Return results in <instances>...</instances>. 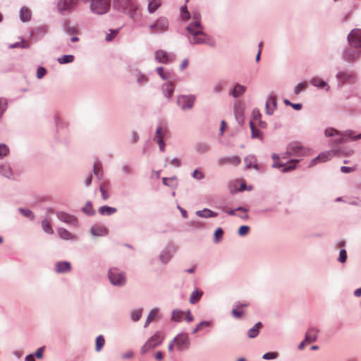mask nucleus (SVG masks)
<instances>
[{
  "label": "nucleus",
  "instance_id": "1",
  "mask_svg": "<svg viewBox=\"0 0 361 361\" xmlns=\"http://www.w3.org/2000/svg\"><path fill=\"white\" fill-rule=\"evenodd\" d=\"M200 15L193 14V21L187 26V37L190 44H207L212 47L215 46L214 40L204 32L200 23Z\"/></svg>",
  "mask_w": 361,
  "mask_h": 361
},
{
  "label": "nucleus",
  "instance_id": "2",
  "mask_svg": "<svg viewBox=\"0 0 361 361\" xmlns=\"http://www.w3.org/2000/svg\"><path fill=\"white\" fill-rule=\"evenodd\" d=\"M354 133L353 130H347L345 131H339L334 128H327L324 130V135L329 137V145L334 147L343 142L349 140V136H352Z\"/></svg>",
  "mask_w": 361,
  "mask_h": 361
},
{
  "label": "nucleus",
  "instance_id": "3",
  "mask_svg": "<svg viewBox=\"0 0 361 361\" xmlns=\"http://www.w3.org/2000/svg\"><path fill=\"white\" fill-rule=\"evenodd\" d=\"M310 149L303 147L300 142H292L286 147V151L281 156L283 159L290 158L293 156L301 157L307 155Z\"/></svg>",
  "mask_w": 361,
  "mask_h": 361
},
{
  "label": "nucleus",
  "instance_id": "4",
  "mask_svg": "<svg viewBox=\"0 0 361 361\" xmlns=\"http://www.w3.org/2000/svg\"><path fill=\"white\" fill-rule=\"evenodd\" d=\"M108 278L114 286L122 287L126 283V277L123 271L113 267L108 271Z\"/></svg>",
  "mask_w": 361,
  "mask_h": 361
},
{
  "label": "nucleus",
  "instance_id": "5",
  "mask_svg": "<svg viewBox=\"0 0 361 361\" xmlns=\"http://www.w3.org/2000/svg\"><path fill=\"white\" fill-rule=\"evenodd\" d=\"M164 338L159 331L155 332L149 337L145 344L140 348L141 355H145L147 352L160 345L162 343Z\"/></svg>",
  "mask_w": 361,
  "mask_h": 361
},
{
  "label": "nucleus",
  "instance_id": "6",
  "mask_svg": "<svg viewBox=\"0 0 361 361\" xmlns=\"http://www.w3.org/2000/svg\"><path fill=\"white\" fill-rule=\"evenodd\" d=\"M120 4V7L128 13L130 17L134 20L140 18V13L137 12V6L135 0H115Z\"/></svg>",
  "mask_w": 361,
  "mask_h": 361
},
{
  "label": "nucleus",
  "instance_id": "7",
  "mask_svg": "<svg viewBox=\"0 0 361 361\" xmlns=\"http://www.w3.org/2000/svg\"><path fill=\"white\" fill-rule=\"evenodd\" d=\"M111 6V0H91L90 4V11L97 15L106 13Z\"/></svg>",
  "mask_w": 361,
  "mask_h": 361
},
{
  "label": "nucleus",
  "instance_id": "8",
  "mask_svg": "<svg viewBox=\"0 0 361 361\" xmlns=\"http://www.w3.org/2000/svg\"><path fill=\"white\" fill-rule=\"evenodd\" d=\"M78 0H58L57 10L61 15L70 13L73 11Z\"/></svg>",
  "mask_w": 361,
  "mask_h": 361
},
{
  "label": "nucleus",
  "instance_id": "9",
  "mask_svg": "<svg viewBox=\"0 0 361 361\" xmlns=\"http://www.w3.org/2000/svg\"><path fill=\"white\" fill-rule=\"evenodd\" d=\"M176 348L178 351H184L190 348V342L186 333H180L173 338Z\"/></svg>",
  "mask_w": 361,
  "mask_h": 361
},
{
  "label": "nucleus",
  "instance_id": "10",
  "mask_svg": "<svg viewBox=\"0 0 361 361\" xmlns=\"http://www.w3.org/2000/svg\"><path fill=\"white\" fill-rule=\"evenodd\" d=\"M169 22L165 18L161 17L149 25L152 33H162L168 30Z\"/></svg>",
  "mask_w": 361,
  "mask_h": 361
},
{
  "label": "nucleus",
  "instance_id": "11",
  "mask_svg": "<svg viewBox=\"0 0 361 361\" xmlns=\"http://www.w3.org/2000/svg\"><path fill=\"white\" fill-rule=\"evenodd\" d=\"M195 97L192 94L180 95L177 99L178 106L183 111L192 109Z\"/></svg>",
  "mask_w": 361,
  "mask_h": 361
},
{
  "label": "nucleus",
  "instance_id": "12",
  "mask_svg": "<svg viewBox=\"0 0 361 361\" xmlns=\"http://www.w3.org/2000/svg\"><path fill=\"white\" fill-rule=\"evenodd\" d=\"M348 42L350 47L361 48V29H353L348 35Z\"/></svg>",
  "mask_w": 361,
  "mask_h": 361
},
{
  "label": "nucleus",
  "instance_id": "13",
  "mask_svg": "<svg viewBox=\"0 0 361 361\" xmlns=\"http://www.w3.org/2000/svg\"><path fill=\"white\" fill-rule=\"evenodd\" d=\"M338 151H335L334 149H331L329 151L323 152L319 154L317 157L312 159L309 164V167L314 166L317 163L325 162L328 160H330L332 157L337 155V152Z\"/></svg>",
  "mask_w": 361,
  "mask_h": 361
},
{
  "label": "nucleus",
  "instance_id": "14",
  "mask_svg": "<svg viewBox=\"0 0 361 361\" xmlns=\"http://www.w3.org/2000/svg\"><path fill=\"white\" fill-rule=\"evenodd\" d=\"M177 248L172 244H168L161 252L159 259L162 263H168L173 255L176 253Z\"/></svg>",
  "mask_w": 361,
  "mask_h": 361
},
{
  "label": "nucleus",
  "instance_id": "15",
  "mask_svg": "<svg viewBox=\"0 0 361 361\" xmlns=\"http://www.w3.org/2000/svg\"><path fill=\"white\" fill-rule=\"evenodd\" d=\"M233 111L237 122L241 126L243 125L245 122V107L243 103L240 101H236L233 105Z\"/></svg>",
  "mask_w": 361,
  "mask_h": 361
},
{
  "label": "nucleus",
  "instance_id": "16",
  "mask_svg": "<svg viewBox=\"0 0 361 361\" xmlns=\"http://www.w3.org/2000/svg\"><path fill=\"white\" fill-rule=\"evenodd\" d=\"M156 61L161 63H169L173 60V56L164 50L159 49L154 53Z\"/></svg>",
  "mask_w": 361,
  "mask_h": 361
},
{
  "label": "nucleus",
  "instance_id": "17",
  "mask_svg": "<svg viewBox=\"0 0 361 361\" xmlns=\"http://www.w3.org/2000/svg\"><path fill=\"white\" fill-rule=\"evenodd\" d=\"M56 215L58 219L61 222L75 227H76L78 225L77 219L73 215L64 212H57Z\"/></svg>",
  "mask_w": 361,
  "mask_h": 361
},
{
  "label": "nucleus",
  "instance_id": "18",
  "mask_svg": "<svg viewBox=\"0 0 361 361\" xmlns=\"http://www.w3.org/2000/svg\"><path fill=\"white\" fill-rule=\"evenodd\" d=\"M277 106V101L276 95L274 94H270L266 101L265 104V110L266 114L271 116L274 114Z\"/></svg>",
  "mask_w": 361,
  "mask_h": 361
},
{
  "label": "nucleus",
  "instance_id": "19",
  "mask_svg": "<svg viewBox=\"0 0 361 361\" xmlns=\"http://www.w3.org/2000/svg\"><path fill=\"white\" fill-rule=\"evenodd\" d=\"M240 162V158L238 156L223 157H220L217 161L218 165L220 166H224L226 164L238 166Z\"/></svg>",
  "mask_w": 361,
  "mask_h": 361
},
{
  "label": "nucleus",
  "instance_id": "20",
  "mask_svg": "<svg viewBox=\"0 0 361 361\" xmlns=\"http://www.w3.org/2000/svg\"><path fill=\"white\" fill-rule=\"evenodd\" d=\"M336 78L343 82H348L353 83L356 80L355 75L351 72L339 71L336 74Z\"/></svg>",
  "mask_w": 361,
  "mask_h": 361
},
{
  "label": "nucleus",
  "instance_id": "21",
  "mask_svg": "<svg viewBox=\"0 0 361 361\" xmlns=\"http://www.w3.org/2000/svg\"><path fill=\"white\" fill-rule=\"evenodd\" d=\"M71 269V263L67 261H60L56 263L54 271L57 274H65L69 272Z\"/></svg>",
  "mask_w": 361,
  "mask_h": 361
},
{
  "label": "nucleus",
  "instance_id": "22",
  "mask_svg": "<svg viewBox=\"0 0 361 361\" xmlns=\"http://www.w3.org/2000/svg\"><path fill=\"white\" fill-rule=\"evenodd\" d=\"M310 83L318 89H324L326 91H329L330 89V86L328 85L327 82L319 77H313L310 80Z\"/></svg>",
  "mask_w": 361,
  "mask_h": 361
},
{
  "label": "nucleus",
  "instance_id": "23",
  "mask_svg": "<svg viewBox=\"0 0 361 361\" xmlns=\"http://www.w3.org/2000/svg\"><path fill=\"white\" fill-rule=\"evenodd\" d=\"M361 56V51L358 50H345L343 58L347 61H354L358 59Z\"/></svg>",
  "mask_w": 361,
  "mask_h": 361
},
{
  "label": "nucleus",
  "instance_id": "24",
  "mask_svg": "<svg viewBox=\"0 0 361 361\" xmlns=\"http://www.w3.org/2000/svg\"><path fill=\"white\" fill-rule=\"evenodd\" d=\"M163 95L168 99H171L174 92V86L171 82L164 83L161 85Z\"/></svg>",
  "mask_w": 361,
  "mask_h": 361
},
{
  "label": "nucleus",
  "instance_id": "25",
  "mask_svg": "<svg viewBox=\"0 0 361 361\" xmlns=\"http://www.w3.org/2000/svg\"><path fill=\"white\" fill-rule=\"evenodd\" d=\"M318 329L315 327H310L305 334V341L307 343H312L317 338Z\"/></svg>",
  "mask_w": 361,
  "mask_h": 361
},
{
  "label": "nucleus",
  "instance_id": "26",
  "mask_svg": "<svg viewBox=\"0 0 361 361\" xmlns=\"http://www.w3.org/2000/svg\"><path fill=\"white\" fill-rule=\"evenodd\" d=\"M31 11L28 9L27 7H22L19 12V18L21 22L25 23L28 22L31 19Z\"/></svg>",
  "mask_w": 361,
  "mask_h": 361
},
{
  "label": "nucleus",
  "instance_id": "27",
  "mask_svg": "<svg viewBox=\"0 0 361 361\" xmlns=\"http://www.w3.org/2000/svg\"><path fill=\"white\" fill-rule=\"evenodd\" d=\"M262 326V324L260 322H257L252 328L247 331V336L250 338H255L257 337L259 333V329Z\"/></svg>",
  "mask_w": 361,
  "mask_h": 361
},
{
  "label": "nucleus",
  "instance_id": "28",
  "mask_svg": "<svg viewBox=\"0 0 361 361\" xmlns=\"http://www.w3.org/2000/svg\"><path fill=\"white\" fill-rule=\"evenodd\" d=\"M196 214L202 218H212L217 216L218 214L212 211L209 209L204 208L202 210H198L196 212Z\"/></svg>",
  "mask_w": 361,
  "mask_h": 361
},
{
  "label": "nucleus",
  "instance_id": "29",
  "mask_svg": "<svg viewBox=\"0 0 361 361\" xmlns=\"http://www.w3.org/2000/svg\"><path fill=\"white\" fill-rule=\"evenodd\" d=\"M143 312V308L139 307L134 310H132L130 312V319L133 322H138L142 317Z\"/></svg>",
  "mask_w": 361,
  "mask_h": 361
},
{
  "label": "nucleus",
  "instance_id": "30",
  "mask_svg": "<svg viewBox=\"0 0 361 361\" xmlns=\"http://www.w3.org/2000/svg\"><path fill=\"white\" fill-rule=\"evenodd\" d=\"M246 91V87L240 84H237L232 90L230 94L234 98H237L243 95Z\"/></svg>",
  "mask_w": 361,
  "mask_h": 361
},
{
  "label": "nucleus",
  "instance_id": "31",
  "mask_svg": "<svg viewBox=\"0 0 361 361\" xmlns=\"http://www.w3.org/2000/svg\"><path fill=\"white\" fill-rule=\"evenodd\" d=\"M57 233L59 237L63 240H68L75 239V235L64 228H59L57 229Z\"/></svg>",
  "mask_w": 361,
  "mask_h": 361
},
{
  "label": "nucleus",
  "instance_id": "32",
  "mask_svg": "<svg viewBox=\"0 0 361 361\" xmlns=\"http://www.w3.org/2000/svg\"><path fill=\"white\" fill-rule=\"evenodd\" d=\"M156 71L159 75V77L164 80H171L173 78V75L169 71H164V68L161 66L157 67L156 68Z\"/></svg>",
  "mask_w": 361,
  "mask_h": 361
},
{
  "label": "nucleus",
  "instance_id": "33",
  "mask_svg": "<svg viewBox=\"0 0 361 361\" xmlns=\"http://www.w3.org/2000/svg\"><path fill=\"white\" fill-rule=\"evenodd\" d=\"M245 166L247 169H250L252 166L255 169H258V165L257 164V159L253 155H248L244 159Z\"/></svg>",
  "mask_w": 361,
  "mask_h": 361
},
{
  "label": "nucleus",
  "instance_id": "34",
  "mask_svg": "<svg viewBox=\"0 0 361 361\" xmlns=\"http://www.w3.org/2000/svg\"><path fill=\"white\" fill-rule=\"evenodd\" d=\"M20 39V42H15L13 44H10L8 45V48L15 49V48H21V49H28L30 48V44L25 42V40L22 37H19Z\"/></svg>",
  "mask_w": 361,
  "mask_h": 361
},
{
  "label": "nucleus",
  "instance_id": "35",
  "mask_svg": "<svg viewBox=\"0 0 361 361\" xmlns=\"http://www.w3.org/2000/svg\"><path fill=\"white\" fill-rule=\"evenodd\" d=\"M0 174L9 179L13 178L11 169L7 164L0 165Z\"/></svg>",
  "mask_w": 361,
  "mask_h": 361
},
{
  "label": "nucleus",
  "instance_id": "36",
  "mask_svg": "<svg viewBox=\"0 0 361 361\" xmlns=\"http://www.w3.org/2000/svg\"><path fill=\"white\" fill-rule=\"evenodd\" d=\"M184 315V312L180 309H175L171 313V320L175 322H180L182 321Z\"/></svg>",
  "mask_w": 361,
  "mask_h": 361
},
{
  "label": "nucleus",
  "instance_id": "37",
  "mask_svg": "<svg viewBox=\"0 0 361 361\" xmlns=\"http://www.w3.org/2000/svg\"><path fill=\"white\" fill-rule=\"evenodd\" d=\"M161 0H152L147 5V11L149 13H153L161 6Z\"/></svg>",
  "mask_w": 361,
  "mask_h": 361
},
{
  "label": "nucleus",
  "instance_id": "38",
  "mask_svg": "<svg viewBox=\"0 0 361 361\" xmlns=\"http://www.w3.org/2000/svg\"><path fill=\"white\" fill-rule=\"evenodd\" d=\"M135 80L139 85H144L148 82L149 78L147 75L138 71L136 74Z\"/></svg>",
  "mask_w": 361,
  "mask_h": 361
},
{
  "label": "nucleus",
  "instance_id": "39",
  "mask_svg": "<svg viewBox=\"0 0 361 361\" xmlns=\"http://www.w3.org/2000/svg\"><path fill=\"white\" fill-rule=\"evenodd\" d=\"M203 295V292L199 289H196L192 292L190 297V302L195 304L198 302Z\"/></svg>",
  "mask_w": 361,
  "mask_h": 361
},
{
  "label": "nucleus",
  "instance_id": "40",
  "mask_svg": "<svg viewBox=\"0 0 361 361\" xmlns=\"http://www.w3.org/2000/svg\"><path fill=\"white\" fill-rule=\"evenodd\" d=\"M116 208L109 206H102L99 208V212L102 215H111L116 212Z\"/></svg>",
  "mask_w": 361,
  "mask_h": 361
},
{
  "label": "nucleus",
  "instance_id": "41",
  "mask_svg": "<svg viewBox=\"0 0 361 361\" xmlns=\"http://www.w3.org/2000/svg\"><path fill=\"white\" fill-rule=\"evenodd\" d=\"M299 159H292L290 161L286 164V166L281 169L282 173L289 172L296 168V163H298Z\"/></svg>",
  "mask_w": 361,
  "mask_h": 361
},
{
  "label": "nucleus",
  "instance_id": "42",
  "mask_svg": "<svg viewBox=\"0 0 361 361\" xmlns=\"http://www.w3.org/2000/svg\"><path fill=\"white\" fill-rule=\"evenodd\" d=\"M74 56L72 54L63 55L57 59V61L60 64H66L72 63L74 61Z\"/></svg>",
  "mask_w": 361,
  "mask_h": 361
},
{
  "label": "nucleus",
  "instance_id": "43",
  "mask_svg": "<svg viewBox=\"0 0 361 361\" xmlns=\"http://www.w3.org/2000/svg\"><path fill=\"white\" fill-rule=\"evenodd\" d=\"M42 228L43 231L48 234H52L54 233L51 226V222L48 219H44L42 221Z\"/></svg>",
  "mask_w": 361,
  "mask_h": 361
},
{
  "label": "nucleus",
  "instance_id": "44",
  "mask_svg": "<svg viewBox=\"0 0 361 361\" xmlns=\"http://www.w3.org/2000/svg\"><path fill=\"white\" fill-rule=\"evenodd\" d=\"M197 152L203 154L207 152L210 149V146L207 142H200L195 146Z\"/></svg>",
  "mask_w": 361,
  "mask_h": 361
},
{
  "label": "nucleus",
  "instance_id": "45",
  "mask_svg": "<svg viewBox=\"0 0 361 361\" xmlns=\"http://www.w3.org/2000/svg\"><path fill=\"white\" fill-rule=\"evenodd\" d=\"M105 343V339L102 335H99L97 337L95 341V350L100 352Z\"/></svg>",
  "mask_w": 361,
  "mask_h": 361
},
{
  "label": "nucleus",
  "instance_id": "46",
  "mask_svg": "<svg viewBox=\"0 0 361 361\" xmlns=\"http://www.w3.org/2000/svg\"><path fill=\"white\" fill-rule=\"evenodd\" d=\"M225 85H226L225 82H222V81L216 82L212 87L213 93H214V94L221 93L223 91V90L225 87Z\"/></svg>",
  "mask_w": 361,
  "mask_h": 361
},
{
  "label": "nucleus",
  "instance_id": "47",
  "mask_svg": "<svg viewBox=\"0 0 361 361\" xmlns=\"http://www.w3.org/2000/svg\"><path fill=\"white\" fill-rule=\"evenodd\" d=\"M18 212L22 214L24 216L30 219V220H33L35 219V215L29 209L19 208Z\"/></svg>",
  "mask_w": 361,
  "mask_h": 361
},
{
  "label": "nucleus",
  "instance_id": "48",
  "mask_svg": "<svg viewBox=\"0 0 361 361\" xmlns=\"http://www.w3.org/2000/svg\"><path fill=\"white\" fill-rule=\"evenodd\" d=\"M93 172L94 174L97 176V178L99 180L103 178V172L101 169V166L99 164H95L93 166Z\"/></svg>",
  "mask_w": 361,
  "mask_h": 361
},
{
  "label": "nucleus",
  "instance_id": "49",
  "mask_svg": "<svg viewBox=\"0 0 361 361\" xmlns=\"http://www.w3.org/2000/svg\"><path fill=\"white\" fill-rule=\"evenodd\" d=\"M8 108V101L6 99L0 97V117L3 116Z\"/></svg>",
  "mask_w": 361,
  "mask_h": 361
},
{
  "label": "nucleus",
  "instance_id": "50",
  "mask_svg": "<svg viewBox=\"0 0 361 361\" xmlns=\"http://www.w3.org/2000/svg\"><path fill=\"white\" fill-rule=\"evenodd\" d=\"M224 235V231L221 228L219 227L216 229L214 232V242L215 243H219L222 238Z\"/></svg>",
  "mask_w": 361,
  "mask_h": 361
},
{
  "label": "nucleus",
  "instance_id": "51",
  "mask_svg": "<svg viewBox=\"0 0 361 361\" xmlns=\"http://www.w3.org/2000/svg\"><path fill=\"white\" fill-rule=\"evenodd\" d=\"M119 32V29H110L105 37L106 42H111Z\"/></svg>",
  "mask_w": 361,
  "mask_h": 361
},
{
  "label": "nucleus",
  "instance_id": "52",
  "mask_svg": "<svg viewBox=\"0 0 361 361\" xmlns=\"http://www.w3.org/2000/svg\"><path fill=\"white\" fill-rule=\"evenodd\" d=\"M82 211L84 213L87 215H92L94 214V211L92 208V203L90 202H87L85 205L82 207Z\"/></svg>",
  "mask_w": 361,
  "mask_h": 361
},
{
  "label": "nucleus",
  "instance_id": "53",
  "mask_svg": "<svg viewBox=\"0 0 361 361\" xmlns=\"http://www.w3.org/2000/svg\"><path fill=\"white\" fill-rule=\"evenodd\" d=\"M279 353L277 352H269L266 353L262 355V358L264 360H274L278 358Z\"/></svg>",
  "mask_w": 361,
  "mask_h": 361
},
{
  "label": "nucleus",
  "instance_id": "54",
  "mask_svg": "<svg viewBox=\"0 0 361 361\" xmlns=\"http://www.w3.org/2000/svg\"><path fill=\"white\" fill-rule=\"evenodd\" d=\"M192 177L197 180H201L204 178V174L201 171L195 169L192 173Z\"/></svg>",
  "mask_w": 361,
  "mask_h": 361
},
{
  "label": "nucleus",
  "instance_id": "55",
  "mask_svg": "<svg viewBox=\"0 0 361 361\" xmlns=\"http://www.w3.org/2000/svg\"><path fill=\"white\" fill-rule=\"evenodd\" d=\"M180 17L183 19L188 20L190 17V14L188 10V8L186 6H183L180 8Z\"/></svg>",
  "mask_w": 361,
  "mask_h": 361
},
{
  "label": "nucleus",
  "instance_id": "56",
  "mask_svg": "<svg viewBox=\"0 0 361 361\" xmlns=\"http://www.w3.org/2000/svg\"><path fill=\"white\" fill-rule=\"evenodd\" d=\"M159 312V308L154 307L149 311L147 317L152 322L158 316Z\"/></svg>",
  "mask_w": 361,
  "mask_h": 361
},
{
  "label": "nucleus",
  "instance_id": "57",
  "mask_svg": "<svg viewBox=\"0 0 361 361\" xmlns=\"http://www.w3.org/2000/svg\"><path fill=\"white\" fill-rule=\"evenodd\" d=\"M347 252L345 249H341L339 252V256L338 257V261L341 263H345L347 260Z\"/></svg>",
  "mask_w": 361,
  "mask_h": 361
},
{
  "label": "nucleus",
  "instance_id": "58",
  "mask_svg": "<svg viewBox=\"0 0 361 361\" xmlns=\"http://www.w3.org/2000/svg\"><path fill=\"white\" fill-rule=\"evenodd\" d=\"M334 150L338 151L337 154L345 157L350 156L353 153V149H335Z\"/></svg>",
  "mask_w": 361,
  "mask_h": 361
},
{
  "label": "nucleus",
  "instance_id": "59",
  "mask_svg": "<svg viewBox=\"0 0 361 361\" xmlns=\"http://www.w3.org/2000/svg\"><path fill=\"white\" fill-rule=\"evenodd\" d=\"M250 229L248 226H241L238 229V233L240 236H245L249 233Z\"/></svg>",
  "mask_w": 361,
  "mask_h": 361
},
{
  "label": "nucleus",
  "instance_id": "60",
  "mask_svg": "<svg viewBox=\"0 0 361 361\" xmlns=\"http://www.w3.org/2000/svg\"><path fill=\"white\" fill-rule=\"evenodd\" d=\"M165 135V130L161 127H158L156 130V135L154 138V140L157 141L159 137L164 138Z\"/></svg>",
  "mask_w": 361,
  "mask_h": 361
},
{
  "label": "nucleus",
  "instance_id": "61",
  "mask_svg": "<svg viewBox=\"0 0 361 361\" xmlns=\"http://www.w3.org/2000/svg\"><path fill=\"white\" fill-rule=\"evenodd\" d=\"M8 148L5 144H0V159H3L6 156Z\"/></svg>",
  "mask_w": 361,
  "mask_h": 361
},
{
  "label": "nucleus",
  "instance_id": "62",
  "mask_svg": "<svg viewBox=\"0 0 361 361\" xmlns=\"http://www.w3.org/2000/svg\"><path fill=\"white\" fill-rule=\"evenodd\" d=\"M47 73V70L42 66H39L37 70V78L38 79L42 78Z\"/></svg>",
  "mask_w": 361,
  "mask_h": 361
},
{
  "label": "nucleus",
  "instance_id": "63",
  "mask_svg": "<svg viewBox=\"0 0 361 361\" xmlns=\"http://www.w3.org/2000/svg\"><path fill=\"white\" fill-rule=\"evenodd\" d=\"M306 86H307L306 82H300V83L298 84L294 89V93L295 94H299L301 92L303 88H305Z\"/></svg>",
  "mask_w": 361,
  "mask_h": 361
},
{
  "label": "nucleus",
  "instance_id": "64",
  "mask_svg": "<svg viewBox=\"0 0 361 361\" xmlns=\"http://www.w3.org/2000/svg\"><path fill=\"white\" fill-rule=\"evenodd\" d=\"M121 171H123V173H125L126 175H132L133 174L132 169L130 168V166H129L127 164H123L122 166Z\"/></svg>",
  "mask_w": 361,
  "mask_h": 361
}]
</instances>
